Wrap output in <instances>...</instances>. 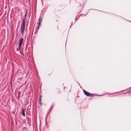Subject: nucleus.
<instances>
[{
    "label": "nucleus",
    "mask_w": 131,
    "mask_h": 131,
    "mask_svg": "<svg viewBox=\"0 0 131 131\" xmlns=\"http://www.w3.org/2000/svg\"><path fill=\"white\" fill-rule=\"evenodd\" d=\"M25 25V19H23V20L22 23L21 25L20 30V33L22 34V35H23L24 32Z\"/></svg>",
    "instance_id": "1"
},
{
    "label": "nucleus",
    "mask_w": 131,
    "mask_h": 131,
    "mask_svg": "<svg viewBox=\"0 0 131 131\" xmlns=\"http://www.w3.org/2000/svg\"><path fill=\"white\" fill-rule=\"evenodd\" d=\"M83 92L84 94L87 96H92L93 94L85 91L84 90H83Z\"/></svg>",
    "instance_id": "2"
},
{
    "label": "nucleus",
    "mask_w": 131,
    "mask_h": 131,
    "mask_svg": "<svg viewBox=\"0 0 131 131\" xmlns=\"http://www.w3.org/2000/svg\"><path fill=\"white\" fill-rule=\"evenodd\" d=\"M41 96L40 95L39 96V104H40L41 105H42V103L41 102Z\"/></svg>",
    "instance_id": "3"
},
{
    "label": "nucleus",
    "mask_w": 131,
    "mask_h": 131,
    "mask_svg": "<svg viewBox=\"0 0 131 131\" xmlns=\"http://www.w3.org/2000/svg\"><path fill=\"white\" fill-rule=\"evenodd\" d=\"M40 18H41V17H40V16L39 18L38 19L39 22L38 23V27L37 28L38 29H39V25H40Z\"/></svg>",
    "instance_id": "4"
},
{
    "label": "nucleus",
    "mask_w": 131,
    "mask_h": 131,
    "mask_svg": "<svg viewBox=\"0 0 131 131\" xmlns=\"http://www.w3.org/2000/svg\"><path fill=\"white\" fill-rule=\"evenodd\" d=\"M23 38H20L19 41V43H20L22 44L23 41Z\"/></svg>",
    "instance_id": "5"
},
{
    "label": "nucleus",
    "mask_w": 131,
    "mask_h": 131,
    "mask_svg": "<svg viewBox=\"0 0 131 131\" xmlns=\"http://www.w3.org/2000/svg\"><path fill=\"white\" fill-rule=\"evenodd\" d=\"M49 112H48L46 116V123H47V122H46V121H47V117H48V115L49 114Z\"/></svg>",
    "instance_id": "6"
},
{
    "label": "nucleus",
    "mask_w": 131,
    "mask_h": 131,
    "mask_svg": "<svg viewBox=\"0 0 131 131\" xmlns=\"http://www.w3.org/2000/svg\"><path fill=\"white\" fill-rule=\"evenodd\" d=\"M49 112H48L46 116V123H47V122H46V121H47V117H48V115L49 114Z\"/></svg>",
    "instance_id": "7"
},
{
    "label": "nucleus",
    "mask_w": 131,
    "mask_h": 131,
    "mask_svg": "<svg viewBox=\"0 0 131 131\" xmlns=\"http://www.w3.org/2000/svg\"><path fill=\"white\" fill-rule=\"evenodd\" d=\"M27 11L26 12V13H25V18H24V19H25L26 18V16H27Z\"/></svg>",
    "instance_id": "8"
},
{
    "label": "nucleus",
    "mask_w": 131,
    "mask_h": 131,
    "mask_svg": "<svg viewBox=\"0 0 131 131\" xmlns=\"http://www.w3.org/2000/svg\"><path fill=\"white\" fill-rule=\"evenodd\" d=\"M22 44L20 43H19L18 45H19V48H20V47H21Z\"/></svg>",
    "instance_id": "9"
},
{
    "label": "nucleus",
    "mask_w": 131,
    "mask_h": 131,
    "mask_svg": "<svg viewBox=\"0 0 131 131\" xmlns=\"http://www.w3.org/2000/svg\"><path fill=\"white\" fill-rule=\"evenodd\" d=\"M22 115L23 116H24V117H25V112H22Z\"/></svg>",
    "instance_id": "10"
},
{
    "label": "nucleus",
    "mask_w": 131,
    "mask_h": 131,
    "mask_svg": "<svg viewBox=\"0 0 131 131\" xmlns=\"http://www.w3.org/2000/svg\"><path fill=\"white\" fill-rule=\"evenodd\" d=\"M53 106V105H52L51 107V108H50L49 110V111H51L52 109V107Z\"/></svg>",
    "instance_id": "11"
},
{
    "label": "nucleus",
    "mask_w": 131,
    "mask_h": 131,
    "mask_svg": "<svg viewBox=\"0 0 131 131\" xmlns=\"http://www.w3.org/2000/svg\"><path fill=\"white\" fill-rule=\"evenodd\" d=\"M21 109L22 110V112H25V111L24 110V109L23 108H21Z\"/></svg>",
    "instance_id": "12"
},
{
    "label": "nucleus",
    "mask_w": 131,
    "mask_h": 131,
    "mask_svg": "<svg viewBox=\"0 0 131 131\" xmlns=\"http://www.w3.org/2000/svg\"><path fill=\"white\" fill-rule=\"evenodd\" d=\"M76 18H75V22H74V23L76 22Z\"/></svg>",
    "instance_id": "13"
},
{
    "label": "nucleus",
    "mask_w": 131,
    "mask_h": 131,
    "mask_svg": "<svg viewBox=\"0 0 131 131\" xmlns=\"http://www.w3.org/2000/svg\"><path fill=\"white\" fill-rule=\"evenodd\" d=\"M77 82V83L79 85V84L78 83V82H77V81H76Z\"/></svg>",
    "instance_id": "14"
},
{
    "label": "nucleus",
    "mask_w": 131,
    "mask_h": 131,
    "mask_svg": "<svg viewBox=\"0 0 131 131\" xmlns=\"http://www.w3.org/2000/svg\"><path fill=\"white\" fill-rule=\"evenodd\" d=\"M117 93V92L115 93Z\"/></svg>",
    "instance_id": "15"
},
{
    "label": "nucleus",
    "mask_w": 131,
    "mask_h": 131,
    "mask_svg": "<svg viewBox=\"0 0 131 131\" xmlns=\"http://www.w3.org/2000/svg\"><path fill=\"white\" fill-rule=\"evenodd\" d=\"M72 23H71V25H72Z\"/></svg>",
    "instance_id": "16"
},
{
    "label": "nucleus",
    "mask_w": 131,
    "mask_h": 131,
    "mask_svg": "<svg viewBox=\"0 0 131 131\" xmlns=\"http://www.w3.org/2000/svg\"><path fill=\"white\" fill-rule=\"evenodd\" d=\"M87 14H86V15H86Z\"/></svg>",
    "instance_id": "17"
},
{
    "label": "nucleus",
    "mask_w": 131,
    "mask_h": 131,
    "mask_svg": "<svg viewBox=\"0 0 131 131\" xmlns=\"http://www.w3.org/2000/svg\"><path fill=\"white\" fill-rule=\"evenodd\" d=\"M21 54H22L21 53Z\"/></svg>",
    "instance_id": "18"
},
{
    "label": "nucleus",
    "mask_w": 131,
    "mask_h": 131,
    "mask_svg": "<svg viewBox=\"0 0 131 131\" xmlns=\"http://www.w3.org/2000/svg\"><path fill=\"white\" fill-rule=\"evenodd\" d=\"M107 94H109V93H107Z\"/></svg>",
    "instance_id": "19"
},
{
    "label": "nucleus",
    "mask_w": 131,
    "mask_h": 131,
    "mask_svg": "<svg viewBox=\"0 0 131 131\" xmlns=\"http://www.w3.org/2000/svg\"><path fill=\"white\" fill-rule=\"evenodd\" d=\"M102 95H99L100 96H101Z\"/></svg>",
    "instance_id": "20"
},
{
    "label": "nucleus",
    "mask_w": 131,
    "mask_h": 131,
    "mask_svg": "<svg viewBox=\"0 0 131 131\" xmlns=\"http://www.w3.org/2000/svg\"><path fill=\"white\" fill-rule=\"evenodd\" d=\"M129 21L131 22V21Z\"/></svg>",
    "instance_id": "21"
}]
</instances>
